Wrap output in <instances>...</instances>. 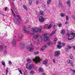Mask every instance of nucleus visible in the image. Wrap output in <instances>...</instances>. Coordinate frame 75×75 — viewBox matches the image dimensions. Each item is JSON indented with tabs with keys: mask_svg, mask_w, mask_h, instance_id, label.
Masks as SVG:
<instances>
[{
	"mask_svg": "<svg viewBox=\"0 0 75 75\" xmlns=\"http://www.w3.org/2000/svg\"><path fill=\"white\" fill-rule=\"evenodd\" d=\"M32 30H31L32 31H35V33H33L32 34L33 35V41L34 42V44H36V39L38 37V35L39 34L38 33V32H41V28H32Z\"/></svg>",
	"mask_w": 75,
	"mask_h": 75,
	"instance_id": "nucleus-1",
	"label": "nucleus"
},
{
	"mask_svg": "<svg viewBox=\"0 0 75 75\" xmlns=\"http://www.w3.org/2000/svg\"><path fill=\"white\" fill-rule=\"evenodd\" d=\"M11 13L13 14V16H14L15 17V18H14L13 20V21L16 24H19V23H20V21H19V20H18V19L17 18H16V14H15V13H14V12L13 11V9L11 8Z\"/></svg>",
	"mask_w": 75,
	"mask_h": 75,
	"instance_id": "nucleus-2",
	"label": "nucleus"
},
{
	"mask_svg": "<svg viewBox=\"0 0 75 75\" xmlns=\"http://www.w3.org/2000/svg\"><path fill=\"white\" fill-rule=\"evenodd\" d=\"M66 35L68 36V40H72V39H73L75 37V33L72 32L71 34H69V33H67Z\"/></svg>",
	"mask_w": 75,
	"mask_h": 75,
	"instance_id": "nucleus-3",
	"label": "nucleus"
},
{
	"mask_svg": "<svg viewBox=\"0 0 75 75\" xmlns=\"http://www.w3.org/2000/svg\"><path fill=\"white\" fill-rule=\"evenodd\" d=\"M48 45L50 47H52V43L51 42H47V44H46L45 46H43L41 48V50L44 51L46 48H47L48 47Z\"/></svg>",
	"mask_w": 75,
	"mask_h": 75,
	"instance_id": "nucleus-4",
	"label": "nucleus"
},
{
	"mask_svg": "<svg viewBox=\"0 0 75 75\" xmlns=\"http://www.w3.org/2000/svg\"><path fill=\"white\" fill-rule=\"evenodd\" d=\"M33 61L37 64L38 63V62H40L41 61V60L38 57H36L35 59H33Z\"/></svg>",
	"mask_w": 75,
	"mask_h": 75,
	"instance_id": "nucleus-5",
	"label": "nucleus"
},
{
	"mask_svg": "<svg viewBox=\"0 0 75 75\" xmlns=\"http://www.w3.org/2000/svg\"><path fill=\"white\" fill-rule=\"evenodd\" d=\"M34 65L33 64L30 65L29 64H27V65L26 66V67L27 69H28L31 70L32 68H34Z\"/></svg>",
	"mask_w": 75,
	"mask_h": 75,
	"instance_id": "nucleus-6",
	"label": "nucleus"
},
{
	"mask_svg": "<svg viewBox=\"0 0 75 75\" xmlns=\"http://www.w3.org/2000/svg\"><path fill=\"white\" fill-rule=\"evenodd\" d=\"M26 48L28 49V50L29 51H30L31 52H33V50H34V49L33 48V47H30V46L28 45H27L26 46Z\"/></svg>",
	"mask_w": 75,
	"mask_h": 75,
	"instance_id": "nucleus-7",
	"label": "nucleus"
},
{
	"mask_svg": "<svg viewBox=\"0 0 75 75\" xmlns=\"http://www.w3.org/2000/svg\"><path fill=\"white\" fill-rule=\"evenodd\" d=\"M12 45L13 46V47H16L17 44L16 40L15 39L13 38L12 40Z\"/></svg>",
	"mask_w": 75,
	"mask_h": 75,
	"instance_id": "nucleus-8",
	"label": "nucleus"
},
{
	"mask_svg": "<svg viewBox=\"0 0 75 75\" xmlns=\"http://www.w3.org/2000/svg\"><path fill=\"white\" fill-rule=\"evenodd\" d=\"M60 51L59 50L56 51L54 52V56L58 57L59 55V54H60Z\"/></svg>",
	"mask_w": 75,
	"mask_h": 75,
	"instance_id": "nucleus-9",
	"label": "nucleus"
},
{
	"mask_svg": "<svg viewBox=\"0 0 75 75\" xmlns=\"http://www.w3.org/2000/svg\"><path fill=\"white\" fill-rule=\"evenodd\" d=\"M39 20L40 22H44L45 19L42 16H40L39 18Z\"/></svg>",
	"mask_w": 75,
	"mask_h": 75,
	"instance_id": "nucleus-10",
	"label": "nucleus"
},
{
	"mask_svg": "<svg viewBox=\"0 0 75 75\" xmlns=\"http://www.w3.org/2000/svg\"><path fill=\"white\" fill-rule=\"evenodd\" d=\"M23 30L25 33L28 34H31V32L27 31L26 30V27H23Z\"/></svg>",
	"mask_w": 75,
	"mask_h": 75,
	"instance_id": "nucleus-11",
	"label": "nucleus"
},
{
	"mask_svg": "<svg viewBox=\"0 0 75 75\" xmlns=\"http://www.w3.org/2000/svg\"><path fill=\"white\" fill-rule=\"evenodd\" d=\"M19 47L21 49H24V44L23 42L20 43Z\"/></svg>",
	"mask_w": 75,
	"mask_h": 75,
	"instance_id": "nucleus-12",
	"label": "nucleus"
},
{
	"mask_svg": "<svg viewBox=\"0 0 75 75\" xmlns=\"http://www.w3.org/2000/svg\"><path fill=\"white\" fill-rule=\"evenodd\" d=\"M67 64H70L71 67H74V63H72V62L70 60H67Z\"/></svg>",
	"mask_w": 75,
	"mask_h": 75,
	"instance_id": "nucleus-13",
	"label": "nucleus"
},
{
	"mask_svg": "<svg viewBox=\"0 0 75 75\" xmlns=\"http://www.w3.org/2000/svg\"><path fill=\"white\" fill-rule=\"evenodd\" d=\"M18 36L20 39H23V35L22 33H19L18 34Z\"/></svg>",
	"mask_w": 75,
	"mask_h": 75,
	"instance_id": "nucleus-14",
	"label": "nucleus"
},
{
	"mask_svg": "<svg viewBox=\"0 0 75 75\" xmlns=\"http://www.w3.org/2000/svg\"><path fill=\"white\" fill-rule=\"evenodd\" d=\"M43 64H45L46 67L48 66L47 64H48V60H45L43 62Z\"/></svg>",
	"mask_w": 75,
	"mask_h": 75,
	"instance_id": "nucleus-15",
	"label": "nucleus"
},
{
	"mask_svg": "<svg viewBox=\"0 0 75 75\" xmlns=\"http://www.w3.org/2000/svg\"><path fill=\"white\" fill-rule=\"evenodd\" d=\"M56 31L55 30H53L52 32L50 34V36H52L55 33V32Z\"/></svg>",
	"mask_w": 75,
	"mask_h": 75,
	"instance_id": "nucleus-16",
	"label": "nucleus"
},
{
	"mask_svg": "<svg viewBox=\"0 0 75 75\" xmlns=\"http://www.w3.org/2000/svg\"><path fill=\"white\" fill-rule=\"evenodd\" d=\"M40 14L41 16H44V12L42 11H40Z\"/></svg>",
	"mask_w": 75,
	"mask_h": 75,
	"instance_id": "nucleus-17",
	"label": "nucleus"
},
{
	"mask_svg": "<svg viewBox=\"0 0 75 75\" xmlns=\"http://www.w3.org/2000/svg\"><path fill=\"white\" fill-rule=\"evenodd\" d=\"M51 0H47V5H49L51 4Z\"/></svg>",
	"mask_w": 75,
	"mask_h": 75,
	"instance_id": "nucleus-18",
	"label": "nucleus"
},
{
	"mask_svg": "<svg viewBox=\"0 0 75 75\" xmlns=\"http://www.w3.org/2000/svg\"><path fill=\"white\" fill-rule=\"evenodd\" d=\"M23 7L24 9H25V10H26V11H28V8H27V6H25V5H23Z\"/></svg>",
	"mask_w": 75,
	"mask_h": 75,
	"instance_id": "nucleus-19",
	"label": "nucleus"
},
{
	"mask_svg": "<svg viewBox=\"0 0 75 75\" xmlns=\"http://www.w3.org/2000/svg\"><path fill=\"white\" fill-rule=\"evenodd\" d=\"M38 40L39 41H40V42L42 41V37L40 36L39 38L38 39Z\"/></svg>",
	"mask_w": 75,
	"mask_h": 75,
	"instance_id": "nucleus-20",
	"label": "nucleus"
},
{
	"mask_svg": "<svg viewBox=\"0 0 75 75\" xmlns=\"http://www.w3.org/2000/svg\"><path fill=\"white\" fill-rule=\"evenodd\" d=\"M58 7H63V4H61L60 2H59Z\"/></svg>",
	"mask_w": 75,
	"mask_h": 75,
	"instance_id": "nucleus-21",
	"label": "nucleus"
},
{
	"mask_svg": "<svg viewBox=\"0 0 75 75\" xmlns=\"http://www.w3.org/2000/svg\"><path fill=\"white\" fill-rule=\"evenodd\" d=\"M65 15H66V14L65 13H61L60 14V16L62 17H65Z\"/></svg>",
	"mask_w": 75,
	"mask_h": 75,
	"instance_id": "nucleus-22",
	"label": "nucleus"
},
{
	"mask_svg": "<svg viewBox=\"0 0 75 75\" xmlns=\"http://www.w3.org/2000/svg\"><path fill=\"white\" fill-rule=\"evenodd\" d=\"M49 39V37H45L44 38V41H45L48 40V39Z\"/></svg>",
	"mask_w": 75,
	"mask_h": 75,
	"instance_id": "nucleus-23",
	"label": "nucleus"
},
{
	"mask_svg": "<svg viewBox=\"0 0 75 75\" xmlns=\"http://www.w3.org/2000/svg\"><path fill=\"white\" fill-rule=\"evenodd\" d=\"M0 50L1 51H3V45L0 46Z\"/></svg>",
	"mask_w": 75,
	"mask_h": 75,
	"instance_id": "nucleus-24",
	"label": "nucleus"
},
{
	"mask_svg": "<svg viewBox=\"0 0 75 75\" xmlns=\"http://www.w3.org/2000/svg\"><path fill=\"white\" fill-rule=\"evenodd\" d=\"M27 61L28 63H31V60L30 59H27Z\"/></svg>",
	"mask_w": 75,
	"mask_h": 75,
	"instance_id": "nucleus-25",
	"label": "nucleus"
},
{
	"mask_svg": "<svg viewBox=\"0 0 75 75\" xmlns=\"http://www.w3.org/2000/svg\"><path fill=\"white\" fill-rule=\"evenodd\" d=\"M2 65L4 66V67H6V63H5V62H4V61H3L2 62Z\"/></svg>",
	"mask_w": 75,
	"mask_h": 75,
	"instance_id": "nucleus-26",
	"label": "nucleus"
},
{
	"mask_svg": "<svg viewBox=\"0 0 75 75\" xmlns=\"http://www.w3.org/2000/svg\"><path fill=\"white\" fill-rule=\"evenodd\" d=\"M4 54L5 55H7V50H5L4 52Z\"/></svg>",
	"mask_w": 75,
	"mask_h": 75,
	"instance_id": "nucleus-27",
	"label": "nucleus"
},
{
	"mask_svg": "<svg viewBox=\"0 0 75 75\" xmlns=\"http://www.w3.org/2000/svg\"><path fill=\"white\" fill-rule=\"evenodd\" d=\"M65 30H62L61 32V34H65Z\"/></svg>",
	"mask_w": 75,
	"mask_h": 75,
	"instance_id": "nucleus-28",
	"label": "nucleus"
},
{
	"mask_svg": "<svg viewBox=\"0 0 75 75\" xmlns=\"http://www.w3.org/2000/svg\"><path fill=\"white\" fill-rule=\"evenodd\" d=\"M8 69L7 68L6 69V74H8Z\"/></svg>",
	"mask_w": 75,
	"mask_h": 75,
	"instance_id": "nucleus-29",
	"label": "nucleus"
},
{
	"mask_svg": "<svg viewBox=\"0 0 75 75\" xmlns=\"http://www.w3.org/2000/svg\"><path fill=\"white\" fill-rule=\"evenodd\" d=\"M57 25L59 27H62V24L61 23H58Z\"/></svg>",
	"mask_w": 75,
	"mask_h": 75,
	"instance_id": "nucleus-30",
	"label": "nucleus"
},
{
	"mask_svg": "<svg viewBox=\"0 0 75 75\" xmlns=\"http://www.w3.org/2000/svg\"><path fill=\"white\" fill-rule=\"evenodd\" d=\"M38 70L39 72H43V71L42 70V68H39Z\"/></svg>",
	"mask_w": 75,
	"mask_h": 75,
	"instance_id": "nucleus-31",
	"label": "nucleus"
},
{
	"mask_svg": "<svg viewBox=\"0 0 75 75\" xmlns=\"http://www.w3.org/2000/svg\"><path fill=\"white\" fill-rule=\"evenodd\" d=\"M39 52L37 51L34 52V54L35 55H37V54H38Z\"/></svg>",
	"mask_w": 75,
	"mask_h": 75,
	"instance_id": "nucleus-32",
	"label": "nucleus"
},
{
	"mask_svg": "<svg viewBox=\"0 0 75 75\" xmlns=\"http://www.w3.org/2000/svg\"><path fill=\"white\" fill-rule=\"evenodd\" d=\"M34 73H35L34 71H31L30 72V74H34Z\"/></svg>",
	"mask_w": 75,
	"mask_h": 75,
	"instance_id": "nucleus-33",
	"label": "nucleus"
},
{
	"mask_svg": "<svg viewBox=\"0 0 75 75\" xmlns=\"http://www.w3.org/2000/svg\"><path fill=\"white\" fill-rule=\"evenodd\" d=\"M67 48L68 49H69V50H71V48H72V46H67Z\"/></svg>",
	"mask_w": 75,
	"mask_h": 75,
	"instance_id": "nucleus-34",
	"label": "nucleus"
},
{
	"mask_svg": "<svg viewBox=\"0 0 75 75\" xmlns=\"http://www.w3.org/2000/svg\"><path fill=\"white\" fill-rule=\"evenodd\" d=\"M52 27V24H50L48 28V29H50V28H51V27Z\"/></svg>",
	"mask_w": 75,
	"mask_h": 75,
	"instance_id": "nucleus-35",
	"label": "nucleus"
},
{
	"mask_svg": "<svg viewBox=\"0 0 75 75\" xmlns=\"http://www.w3.org/2000/svg\"><path fill=\"white\" fill-rule=\"evenodd\" d=\"M66 21H68V20H69V17H68V16H66Z\"/></svg>",
	"mask_w": 75,
	"mask_h": 75,
	"instance_id": "nucleus-36",
	"label": "nucleus"
},
{
	"mask_svg": "<svg viewBox=\"0 0 75 75\" xmlns=\"http://www.w3.org/2000/svg\"><path fill=\"white\" fill-rule=\"evenodd\" d=\"M69 57L71 59H73V58H74V57H73V56H72V54H71L69 55Z\"/></svg>",
	"mask_w": 75,
	"mask_h": 75,
	"instance_id": "nucleus-37",
	"label": "nucleus"
},
{
	"mask_svg": "<svg viewBox=\"0 0 75 75\" xmlns=\"http://www.w3.org/2000/svg\"><path fill=\"white\" fill-rule=\"evenodd\" d=\"M67 4H71V1H70L68 0L67 2Z\"/></svg>",
	"mask_w": 75,
	"mask_h": 75,
	"instance_id": "nucleus-38",
	"label": "nucleus"
},
{
	"mask_svg": "<svg viewBox=\"0 0 75 75\" xmlns=\"http://www.w3.org/2000/svg\"><path fill=\"white\" fill-rule=\"evenodd\" d=\"M57 46L58 48L59 49H60V48H61V46L59 45H57Z\"/></svg>",
	"mask_w": 75,
	"mask_h": 75,
	"instance_id": "nucleus-39",
	"label": "nucleus"
},
{
	"mask_svg": "<svg viewBox=\"0 0 75 75\" xmlns=\"http://www.w3.org/2000/svg\"><path fill=\"white\" fill-rule=\"evenodd\" d=\"M29 3L30 5H31V4H32V0H29Z\"/></svg>",
	"mask_w": 75,
	"mask_h": 75,
	"instance_id": "nucleus-40",
	"label": "nucleus"
},
{
	"mask_svg": "<svg viewBox=\"0 0 75 75\" xmlns=\"http://www.w3.org/2000/svg\"><path fill=\"white\" fill-rule=\"evenodd\" d=\"M70 70L72 71V72L73 73H75V70H72V69H71Z\"/></svg>",
	"mask_w": 75,
	"mask_h": 75,
	"instance_id": "nucleus-41",
	"label": "nucleus"
},
{
	"mask_svg": "<svg viewBox=\"0 0 75 75\" xmlns=\"http://www.w3.org/2000/svg\"><path fill=\"white\" fill-rule=\"evenodd\" d=\"M23 75H27V73L26 71H25L23 73Z\"/></svg>",
	"mask_w": 75,
	"mask_h": 75,
	"instance_id": "nucleus-42",
	"label": "nucleus"
},
{
	"mask_svg": "<svg viewBox=\"0 0 75 75\" xmlns=\"http://www.w3.org/2000/svg\"><path fill=\"white\" fill-rule=\"evenodd\" d=\"M43 37H46V36H47V33H45L43 34Z\"/></svg>",
	"mask_w": 75,
	"mask_h": 75,
	"instance_id": "nucleus-43",
	"label": "nucleus"
},
{
	"mask_svg": "<svg viewBox=\"0 0 75 75\" xmlns=\"http://www.w3.org/2000/svg\"><path fill=\"white\" fill-rule=\"evenodd\" d=\"M0 14H1V15L2 16H4V13L3 12H1L0 13Z\"/></svg>",
	"mask_w": 75,
	"mask_h": 75,
	"instance_id": "nucleus-44",
	"label": "nucleus"
},
{
	"mask_svg": "<svg viewBox=\"0 0 75 75\" xmlns=\"http://www.w3.org/2000/svg\"><path fill=\"white\" fill-rule=\"evenodd\" d=\"M9 64L10 65H11L12 64V62L11 61H9Z\"/></svg>",
	"mask_w": 75,
	"mask_h": 75,
	"instance_id": "nucleus-45",
	"label": "nucleus"
},
{
	"mask_svg": "<svg viewBox=\"0 0 75 75\" xmlns=\"http://www.w3.org/2000/svg\"><path fill=\"white\" fill-rule=\"evenodd\" d=\"M19 72H20V74H21V75H22L23 73H22V71H21V70H19Z\"/></svg>",
	"mask_w": 75,
	"mask_h": 75,
	"instance_id": "nucleus-46",
	"label": "nucleus"
},
{
	"mask_svg": "<svg viewBox=\"0 0 75 75\" xmlns=\"http://www.w3.org/2000/svg\"><path fill=\"white\" fill-rule=\"evenodd\" d=\"M48 24H46L44 25V27H47V26H48Z\"/></svg>",
	"mask_w": 75,
	"mask_h": 75,
	"instance_id": "nucleus-47",
	"label": "nucleus"
},
{
	"mask_svg": "<svg viewBox=\"0 0 75 75\" xmlns=\"http://www.w3.org/2000/svg\"><path fill=\"white\" fill-rule=\"evenodd\" d=\"M15 11V13H16V14H18V11H17V10L16 9Z\"/></svg>",
	"mask_w": 75,
	"mask_h": 75,
	"instance_id": "nucleus-48",
	"label": "nucleus"
},
{
	"mask_svg": "<svg viewBox=\"0 0 75 75\" xmlns=\"http://www.w3.org/2000/svg\"><path fill=\"white\" fill-rule=\"evenodd\" d=\"M17 17L18 18L20 19V20H21V18H20V16L18 15L17 16Z\"/></svg>",
	"mask_w": 75,
	"mask_h": 75,
	"instance_id": "nucleus-49",
	"label": "nucleus"
},
{
	"mask_svg": "<svg viewBox=\"0 0 75 75\" xmlns=\"http://www.w3.org/2000/svg\"><path fill=\"white\" fill-rule=\"evenodd\" d=\"M53 28L54 29H55V28H57V25H54Z\"/></svg>",
	"mask_w": 75,
	"mask_h": 75,
	"instance_id": "nucleus-50",
	"label": "nucleus"
},
{
	"mask_svg": "<svg viewBox=\"0 0 75 75\" xmlns=\"http://www.w3.org/2000/svg\"><path fill=\"white\" fill-rule=\"evenodd\" d=\"M43 11H46V8H45V7H44L43 8Z\"/></svg>",
	"mask_w": 75,
	"mask_h": 75,
	"instance_id": "nucleus-51",
	"label": "nucleus"
},
{
	"mask_svg": "<svg viewBox=\"0 0 75 75\" xmlns=\"http://www.w3.org/2000/svg\"><path fill=\"white\" fill-rule=\"evenodd\" d=\"M71 17L73 18H75V16L74 15H72L71 16Z\"/></svg>",
	"mask_w": 75,
	"mask_h": 75,
	"instance_id": "nucleus-52",
	"label": "nucleus"
},
{
	"mask_svg": "<svg viewBox=\"0 0 75 75\" xmlns=\"http://www.w3.org/2000/svg\"><path fill=\"white\" fill-rule=\"evenodd\" d=\"M53 62H54V64H55V59H53Z\"/></svg>",
	"mask_w": 75,
	"mask_h": 75,
	"instance_id": "nucleus-53",
	"label": "nucleus"
},
{
	"mask_svg": "<svg viewBox=\"0 0 75 75\" xmlns=\"http://www.w3.org/2000/svg\"><path fill=\"white\" fill-rule=\"evenodd\" d=\"M12 6H13V7H14V3L12 2Z\"/></svg>",
	"mask_w": 75,
	"mask_h": 75,
	"instance_id": "nucleus-54",
	"label": "nucleus"
},
{
	"mask_svg": "<svg viewBox=\"0 0 75 75\" xmlns=\"http://www.w3.org/2000/svg\"><path fill=\"white\" fill-rule=\"evenodd\" d=\"M62 45L63 46H65V44L64 43H62Z\"/></svg>",
	"mask_w": 75,
	"mask_h": 75,
	"instance_id": "nucleus-55",
	"label": "nucleus"
},
{
	"mask_svg": "<svg viewBox=\"0 0 75 75\" xmlns=\"http://www.w3.org/2000/svg\"><path fill=\"white\" fill-rule=\"evenodd\" d=\"M29 22V20H28L25 23H28Z\"/></svg>",
	"mask_w": 75,
	"mask_h": 75,
	"instance_id": "nucleus-56",
	"label": "nucleus"
},
{
	"mask_svg": "<svg viewBox=\"0 0 75 75\" xmlns=\"http://www.w3.org/2000/svg\"><path fill=\"white\" fill-rule=\"evenodd\" d=\"M68 48H66L65 49V50H66V51H68Z\"/></svg>",
	"mask_w": 75,
	"mask_h": 75,
	"instance_id": "nucleus-57",
	"label": "nucleus"
},
{
	"mask_svg": "<svg viewBox=\"0 0 75 75\" xmlns=\"http://www.w3.org/2000/svg\"><path fill=\"white\" fill-rule=\"evenodd\" d=\"M65 24L66 25L68 24V22H66Z\"/></svg>",
	"mask_w": 75,
	"mask_h": 75,
	"instance_id": "nucleus-58",
	"label": "nucleus"
},
{
	"mask_svg": "<svg viewBox=\"0 0 75 75\" xmlns=\"http://www.w3.org/2000/svg\"><path fill=\"white\" fill-rule=\"evenodd\" d=\"M57 38H55L54 39V41H57Z\"/></svg>",
	"mask_w": 75,
	"mask_h": 75,
	"instance_id": "nucleus-59",
	"label": "nucleus"
},
{
	"mask_svg": "<svg viewBox=\"0 0 75 75\" xmlns=\"http://www.w3.org/2000/svg\"><path fill=\"white\" fill-rule=\"evenodd\" d=\"M58 43L59 45H61V42H58Z\"/></svg>",
	"mask_w": 75,
	"mask_h": 75,
	"instance_id": "nucleus-60",
	"label": "nucleus"
},
{
	"mask_svg": "<svg viewBox=\"0 0 75 75\" xmlns=\"http://www.w3.org/2000/svg\"><path fill=\"white\" fill-rule=\"evenodd\" d=\"M8 8H7V7L6 8H5V11H7V9Z\"/></svg>",
	"mask_w": 75,
	"mask_h": 75,
	"instance_id": "nucleus-61",
	"label": "nucleus"
},
{
	"mask_svg": "<svg viewBox=\"0 0 75 75\" xmlns=\"http://www.w3.org/2000/svg\"><path fill=\"white\" fill-rule=\"evenodd\" d=\"M38 1H36V3L37 4H38Z\"/></svg>",
	"mask_w": 75,
	"mask_h": 75,
	"instance_id": "nucleus-62",
	"label": "nucleus"
},
{
	"mask_svg": "<svg viewBox=\"0 0 75 75\" xmlns=\"http://www.w3.org/2000/svg\"><path fill=\"white\" fill-rule=\"evenodd\" d=\"M68 6L69 7H70V6H71V5L70 4H68Z\"/></svg>",
	"mask_w": 75,
	"mask_h": 75,
	"instance_id": "nucleus-63",
	"label": "nucleus"
},
{
	"mask_svg": "<svg viewBox=\"0 0 75 75\" xmlns=\"http://www.w3.org/2000/svg\"><path fill=\"white\" fill-rule=\"evenodd\" d=\"M73 48L74 50H75V46L73 47Z\"/></svg>",
	"mask_w": 75,
	"mask_h": 75,
	"instance_id": "nucleus-64",
	"label": "nucleus"
}]
</instances>
